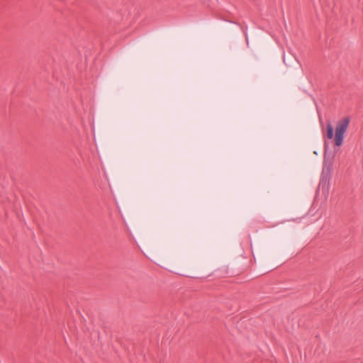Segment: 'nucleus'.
Here are the masks:
<instances>
[{
    "instance_id": "obj_1",
    "label": "nucleus",
    "mask_w": 363,
    "mask_h": 363,
    "mask_svg": "<svg viewBox=\"0 0 363 363\" xmlns=\"http://www.w3.org/2000/svg\"><path fill=\"white\" fill-rule=\"evenodd\" d=\"M350 119L345 117L340 120L335 128V144L336 146H341L343 143L344 134L347 131Z\"/></svg>"
},
{
    "instance_id": "obj_2",
    "label": "nucleus",
    "mask_w": 363,
    "mask_h": 363,
    "mask_svg": "<svg viewBox=\"0 0 363 363\" xmlns=\"http://www.w3.org/2000/svg\"><path fill=\"white\" fill-rule=\"evenodd\" d=\"M326 128H327V138L328 139H332L333 138V125H331V123L330 122H328L327 123V125H326Z\"/></svg>"
},
{
    "instance_id": "obj_3",
    "label": "nucleus",
    "mask_w": 363,
    "mask_h": 363,
    "mask_svg": "<svg viewBox=\"0 0 363 363\" xmlns=\"http://www.w3.org/2000/svg\"><path fill=\"white\" fill-rule=\"evenodd\" d=\"M283 60H284V63L286 65L285 55L283 56Z\"/></svg>"
}]
</instances>
